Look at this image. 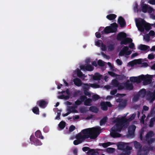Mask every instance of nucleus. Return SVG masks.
<instances>
[{
	"label": "nucleus",
	"mask_w": 155,
	"mask_h": 155,
	"mask_svg": "<svg viewBox=\"0 0 155 155\" xmlns=\"http://www.w3.org/2000/svg\"><path fill=\"white\" fill-rule=\"evenodd\" d=\"M117 92V90L116 89L111 90L110 92L111 95H114Z\"/></svg>",
	"instance_id": "nucleus-62"
},
{
	"label": "nucleus",
	"mask_w": 155,
	"mask_h": 155,
	"mask_svg": "<svg viewBox=\"0 0 155 155\" xmlns=\"http://www.w3.org/2000/svg\"><path fill=\"white\" fill-rule=\"evenodd\" d=\"M65 125L66 123L63 121H61L58 124L59 127L61 129H63L65 127Z\"/></svg>",
	"instance_id": "nucleus-32"
},
{
	"label": "nucleus",
	"mask_w": 155,
	"mask_h": 155,
	"mask_svg": "<svg viewBox=\"0 0 155 155\" xmlns=\"http://www.w3.org/2000/svg\"><path fill=\"white\" fill-rule=\"evenodd\" d=\"M80 68L82 70L85 71H91L93 70L94 67L91 65L85 64L84 65L80 66Z\"/></svg>",
	"instance_id": "nucleus-10"
},
{
	"label": "nucleus",
	"mask_w": 155,
	"mask_h": 155,
	"mask_svg": "<svg viewBox=\"0 0 155 155\" xmlns=\"http://www.w3.org/2000/svg\"><path fill=\"white\" fill-rule=\"evenodd\" d=\"M154 135L153 132V131H150L148 132L145 136V140H147L150 137H153Z\"/></svg>",
	"instance_id": "nucleus-21"
},
{
	"label": "nucleus",
	"mask_w": 155,
	"mask_h": 155,
	"mask_svg": "<svg viewBox=\"0 0 155 155\" xmlns=\"http://www.w3.org/2000/svg\"><path fill=\"white\" fill-rule=\"evenodd\" d=\"M101 78V75L98 73H95V75L92 77L93 79L94 80H100Z\"/></svg>",
	"instance_id": "nucleus-19"
},
{
	"label": "nucleus",
	"mask_w": 155,
	"mask_h": 155,
	"mask_svg": "<svg viewBox=\"0 0 155 155\" xmlns=\"http://www.w3.org/2000/svg\"><path fill=\"white\" fill-rule=\"evenodd\" d=\"M135 63L136 64H142L141 60L140 59H138L134 60Z\"/></svg>",
	"instance_id": "nucleus-63"
},
{
	"label": "nucleus",
	"mask_w": 155,
	"mask_h": 155,
	"mask_svg": "<svg viewBox=\"0 0 155 155\" xmlns=\"http://www.w3.org/2000/svg\"><path fill=\"white\" fill-rule=\"evenodd\" d=\"M81 101L79 100H77L75 102V104L76 105L78 106L81 105L82 104Z\"/></svg>",
	"instance_id": "nucleus-59"
},
{
	"label": "nucleus",
	"mask_w": 155,
	"mask_h": 155,
	"mask_svg": "<svg viewBox=\"0 0 155 155\" xmlns=\"http://www.w3.org/2000/svg\"><path fill=\"white\" fill-rule=\"evenodd\" d=\"M134 44L133 43H132V42H131L130 43V44L129 45V47L131 49H133L134 47Z\"/></svg>",
	"instance_id": "nucleus-64"
},
{
	"label": "nucleus",
	"mask_w": 155,
	"mask_h": 155,
	"mask_svg": "<svg viewBox=\"0 0 155 155\" xmlns=\"http://www.w3.org/2000/svg\"><path fill=\"white\" fill-rule=\"evenodd\" d=\"M127 104V101L126 100H124L123 101L119 104L118 107L120 108H124L126 106Z\"/></svg>",
	"instance_id": "nucleus-20"
},
{
	"label": "nucleus",
	"mask_w": 155,
	"mask_h": 155,
	"mask_svg": "<svg viewBox=\"0 0 155 155\" xmlns=\"http://www.w3.org/2000/svg\"><path fill=\"white\" fill-rule=\"evenodd\" d=\"M92 101V99L90 98H87L84 101V105L89 106L91 105V102Z\"/></svg>",
	"instance_id": "nucleus-27"
},
{
	"label": "nucleus",
	"mask_w": 155,
	"mask_h": 155,
	"mask_svg": "<svg viewBox=\"0 0 155 155\" xmlns=\"http://www.w3.org/2000/svg\"><path fill=\"white\" fill-rule=\"evenodd\" d=\"M110 33H111V32L109 26L106 27L104 30L102 31V34L104 33L105 34H108Z\"/></svg>",
	"instance_id": "nucleus-29"
},
{
	"label": "nucleus",
	"mask_w": 155,
	"mask_h": 155,
	"mask_svg": "<svg viewBox=\"0 0 155 155\" xmlns=\"http://www.w3.org/2000/svg\"><path fill=\"white\" fill-rule=\"evenodd\" d=\"M136 128V126L134 125L130 126L128 128V135L130 137H133L134 135V131Z\"/></svg>",
	"instance_id": "nucleus-9"
},
{
	"label": "nucleus",
	"mask_w": 155,
	"mask_h": 155,
	"mask_svg": "<svg viewBox=\"0 0 155 155\" xmlns=\"http://www.w3.org/2000/svg\"><path fill=\"white\" fill-rule=\"evenodd\" d=\"M147 96L150 98H152L153 97V94L150 91H147L146 94Z\"/></svg>",
	"instance_id": "nucleus-46"
},
{
	"label": "nucleus",
	"mask_w": 155,
	"mask_h": 155,
	"mask_svg": "<svg viewBox=\"0 0 155 155\" xmlns=\"http://www.w3.org/2000/svg\"><path fill=\"white\" fill-rule=\"evenodd\" d=\"M90 86L94 88H98L100 87V85L96 84H90Z\"/></svg>",
	"instance_id": "nucleus-42"
},
{
	"label": "nucleus",
	"mask_w": 155,
	"mask_h": 155,
	"mask_svg": "<svg viewBox=\"0 0 155 155\" xmlns=\"http://www.w3.org/2000/svg\"><path fill=\"white\" fill-rule=\"evenodd\" d=\"M101 109L104 111H106L108 109V107H110L112 106V104L110 102H103L101 103Z\"/></svg>",
	"instance_id": "nucleus-8"
},
{
	"label": "nucleus",
	"mask_w": 155,
	"mask_h": 155,
	"mask_svg": "<svg viewBox=\"0 0 155 155\" xmlns=\"http://www.w3.org/2000/svg\"><path fill=\"white\" fill-rule=\"evenodd\" d=\"M144 30L145 29L147 31H148L151 29V28L150 24L146 22L145 25H144Z\"/></svg>",
	"instance_id": "nucleus-37"
},
{
	"label": "nucleus",
	"mask_w": 155,
	"mask_h": 155,
	"mask_svg": "<svg viewBox=\"0 0 155 155\" xmlns=\"http://www.w3.org/2000/svg\"><path fill=\"white\" fill-rule=\"evenodd\" d=\"M149 48V46L145 45H141L139 47V48L142 51H146Z\"/></svg>",
	"instance_id": "nucleus-25"
},
{
	"label": "nucleus",
	"mask_w": 155,
	"mask_h": 155,
	"mask_svg": "<svg viewBox=\"0 0 155 155\" xmlns=\"http://www.w3.org/2000/svg\"><path fill=\"white\" fill-rule=\"evenodd\" d=\"M126 34L124 32L119 33L117 36V39L118 41H120L121 45H127L128 43L131 42L133 40L130 38L126 37Z\"/></svg>",
	"instance_id": "nucleus-4"
},
{
	"label": "nucleus",
	"mask_w": 155,
	"mask_h": 155,
	"mask_svg": "<svg viewBox=\"0 0 155 155\" xmlns=\"http://www.w3.org/2000/svg\"><path fill=\"white\" fill-rule=\"evenodd\" d=\"M108 118L107 117H104L100 121V126H102L104 125L107 121Z\"/></svg>",
	"instance_id": "nucleus-24"
},
{
	"label": "nucleus",
	"mask_w": 155,
	"mask_h": 155,
	"mask_svg": "<svg viewBox=\"0 0 155 155\" xmlns=\"http://www.w3.org/2000/svg\"><path fill=\"white\" fill-rule=\"evenodd\" d=\"M72 113H77L78 111L77 110H72L71 111H68V112H67L66 113L63 114L62 116L64 117L67 116L69 114L71 113H72Z\"/></svg>",
	"instance_id": "nucleus-39"
},
{
	"label": "nucleus",
	"mask_w": 155,
	"mask_h": 155,
	"mask_svg": "<svg viewBox=\"0 0 155 155\" xmlns=\"http://www.w3.org/2000/svg\"><path fill=\"white\" fill-rule=\"evenodd\" d=\"M135 116H136V114L134 113V114H132L131 115V116L128 119H126L125 118V119H121L126 120H127L126 122L128 126L129 124V123L128 122L130 121H131L132 120H133L135 118Z\"/></svg>",
	"instance_id": "nucleus-22"
},
{
	"label": "nucleus",
	"mask_w": 155,
	"mask_h": 155,
	"mask_svg": "<svg viewBox=\"0 0 155 155\" xmlns=\"http://www.w3.org/2000/svg\"><path fill=\"white\" fill-rule=\"evenodd\" d=\"M130 151L124 150L123 152L120 154V155H130Z\"/></svg>",
	"instance_id": "nucleus-43"
},
{
	"label": "nucleus",
	"mask_w": 155,
	"mask_h": 155,
	"mask_svg": "<svg viewBox=\"0 0 155 155\" xmlns=\"http://www.w3.org/2000/svg\"><path fill=\"white\" fill-rule=\"evenodd\" d=\"M155 121V117L152 118L150 120L149 124V126L150 127H153L154 122Z\"/></svg>",
	"instance_id": "nucleus-38"
},
{
	"label": "nucleus",
	"mask_w": 155,
	"mask_h": 155,
	"mask_svg": "<svg viewBox=\"0 0 155 155\" xmlns=\"http://www.w3.org/2000/svg\"><path fill=\"white\" fill-rule=\"evenodd\" d=\"M99 130L98 128H91L85 129L81 131L84 135H88L91 139L96 138L99 134Z\"/></svg>",
	"instance_id": "nucleus-2"
},
{
	"label": "nucleus",
	"mask_w": 155,
	"mask_h": 155,
	"mask_svg": "<svg viewBox=\"0 0 155 155\" xmlns=\"http://www.w3.org/2000/svg\"><path fill=\"white\" fill-rule=\"evenodd\" d=\"M119 83L118 81L115 79H113L112 81V85L114 87H117L119 85Z\"/></svg>",
	"instance_id": "nucleus-30"
},
{
	"label": "nucleus",
	"mask_w": 155,
	"mask_h": 155,
	"mask_svg": "<svg viewBox=\"0 0 155 155\" xmlns=\"http://www.w3.org/2000/svg\"><path fill=\"white\" fill-rule=\"evenodd\" d=\"M122 84H124V87L127 90H132L134 88V86L133 84L131 83H130V81L128 80H127L125 83H122Z\"/></svg>",
	"instance_id": "nucleus-11"
},
{
	"label": "nucleus",
	"mask_w": 155,
	"mask_h": 155,
	"mask_svg": "<svg viewBox=\"0 0 155 155\" xmlns=\"http://www.w3.org/2000/svg\"><path fill=\"white\" fill-rule=\"evenodd\" d=\"M89 137L88 135H82L81 133L78 134L76 136V138L77 139L82 140V142H84L86 139L89 138Z\"/></svg>",
	"instance_id": "nucleus-13"
},
{
	"label": "nucleus",
	"mask_w": 155,
	"mask_h": 155,
	"mask_svg": "<svg viewBox=\"0 0 155 155\" xmlns=\"http://www.w3.org/2000/svg\"><path fill=\"white\" fill-rule=\"evenodd\" d=\"M98 154L99 153L98 152L95 151L94 149H93V151L89 153V154H91V155H98Z\"/></svg>",
	"instance_id": "nucleus-57"
},
{
	"label": "nucleus",
	"mask_w": 155,
	"mask_h": 155,
	"mask_svg": "<svg viewBox=\"0 0 155 155\" xmlns=\"http://www.w3.org/2000/svg\"><path fill=\"white\" fill-rule=\"evenodd\" d=\"M123 84H122V83L120 84L119 83V85H118V86H117V87H118V89L119 90H122L124 88V86H123Z\"/></svg>",
	"instance_id": "nucleus-54"
},
{
	"label": "nucleus",
	"mask_w": 155,
	"mask_h": 155,
	"mask_svg": "<svg viewBox=\"0 0 155 155\" xmlns=\"http://www.w3.org/2000/svg\"><path fill=\"white\" fill-rule=\"evenodd\" d=\"M82 140L81 141L80 140L77 139V140H75L74 141L73 143L74 145H76L82 143Z\"/></svg>",
	"instance_id": "nucleus-44"
},
{
	"label": "nucleus",
	"mask_w": 155,
	"mask_h": 155,
	"mask_svg": "<svg viewBox=\"0 0 155 155\" xmlns=\"http://www.w3.org/2000/svg\"><path fill=\"white\" fill-rule=\"evenodd\" d=\"M117 17V15L114 14H110L107 15L106 18L110 20L114 19Z\"/></svg>",
	"instance_id": "nucleus-23"
},
{
	"label": "nucleus",
	"mask_w": 155,
	"mask_h": 155,
	"mask_svg": "<svg viewBox=\"0 0 155 155\" xmlns=\"http://www.w3.org/2000/svg\"><path fill=\"white\" fill-rule=\"evenodd\" d=\"M89 110L93 112L97 113L98 112V109L96 107L92 106L90 107Z\"/></svg>",
	"instance_id": "nucleus-28"
},
{
	"label": "nucleus",
	"mask_w": 155,
	"mask_h": 155,
	"mask_svg": "<svg viewBox=\"0 0 155 155\" xmlns=\"http://www.w3.org/2000/svg\"><path fill=\"white\" fill-rule=\"evenodd\" d=\"M75 129V127L73 125H71L69 127V130L70 132H71L74 130Z\"/></svg>",
	"instance_id": "nucleus-55"
},
{
	"label": "nucleus",
	"mask_w": 155,
	"mask_h": 155,
	"mask_svg": "<svg viewBox=\"0 0 155 155\" xmlns=\"http://www.w3.org/2000/svg\"><path fill=\"white\" fill-rule=\"evenodd\" d=\"M77 76L79 78H81L84 76V74H83L82 72L79 69L77 70Z\"/></svg>",
	"instance_id": "nucleus-35"
},
{
	"label": "nucleus",
	"mask_w": 155,
	"mask_h": 155,
	"mask_svg": "<svg viewBox=\"0 0 155 155\" xmlns=\"http://www.w3.org/2000/svg\"><path fill=\"white\" fill-rule=\"evenodd\" d=\"M34 142L35 143H36V145H40L41 144V143L39 141V140L37 139H35V140L34 141Z\"/></svg>",
	"instance_id": "nucleus-53"
},
{
	"label": "nucleus",
	"mask_w": 155,
	"mask_h": 155,
	"mask_svg": "<svg viewBox=\"0 0 155 155\" xmlns=\"http://www.w3.org/2000/svg\"><path fill=\"white\" fill-rule=\"evenodd\" d=\"M147 141V143L149 145H150L152 143L155 141V139L154 138H151L150 140L149 139L147 140H146Z\"/></svg>",
	"instance_id": "nucleus-40"
},
{
	"label": "nucleus",
	"mask_w": 155,
	"mask_h": 155,
	"mask_svg": "<svg viewBox=\"0 0 155 155\" xmlns=\"http://www.w3.org/2000/svg\"><path fill=\"white\" fill-rule=\"evenodd\" d=\"M129 47L127 46H124L120 51L119 55L120 56H123L125 54L129 55L130 54L132 53L131 51H128Z\"/></svg>",
	"instance_id": "nucleus-7"
},
{
	"label": "nucleus",
	"mask_w": 155,
	"mask_h": 155,
	"mask_svg": "<svg viewBox=\"0 0 155 155\" xmlns=\"http://www.w3.org/2000/svg\"><path fill=\"white\" fill-rule=\"evenodd\" d=\"M117 22L121 28L124 27L126 25L125 21L122 16H120L118 18Z\"/></svg>",
	"instance_id": "nucleus-14"
},
{
	"label": "nucleus",
	"mask_w": 155,
	"mask_h": 155,
	"mask_svg": "<svg viewBox=\"0 0 155 155\" xmlns=\"http://www.w3.org/2000/svg\"><path fill=\"white\" fill-rule=\"evenodd\" d=\"M140 95H145L146 94V91L144 89H141L139 92Z\"/></svg>",
	"instance_id": "nucleus-45"
},
{
	"label": "nucleus",
	"mask_w": 155,
	"mask_h": 155,
	"mask_svg": "<svg viewBox=\"0 0 155 155\" xmlns=\"http://www.w3.org/2000/svg\"><path fill=\"white\" fill-rule=\"evenodd\" d=\"M48 103L47 101L41 100L38 101L37 104L40 107L44 108L46 107Z\"/></svg>",
	"instance_id": "nucleus-12"
},
{
	"label": "nucleus",
	"mask_w": 155,
	"mask_h": 155,
	"mask_svg": "<svg viewBox=\"0 0 155 155\" xmlns=\"http://www.w3.org/2000/svg\"><path fill=\"white\" fill-rule=\"evenodd\" d=\"M84 90H87L89 89V86L87 84H84L83 86Z\"/></svg>",
	"instance_id": "nucleus-56"
},
{
	"label": "nucleus",
	"mask_w": 155,
	"mask_h": 155,
	"mask_svg": "<svg viewBox=\"0 0 155 155\" xmlns=\"http://www.w3.org/2000/svg\"><path fill=\"white\" fill-rule=\"evenodd\" d=\"M92 98L94 101H96L100 98V96L97 94H94L92 97Z\"/></svg>",
	"instance_id": "nucleus-41"
},
{
	"label": "nucleus",
	"mask_w": 155,
	"mask_h": 155,
	"mask_svg": "<svg viewBox=\"0 0 155 155\" xmlns=\"http://www.w3.org/2000/svg\"><path fill=\"white\" fill-rule=\"evenodd\" d=\"M118 76V79L120 80H122L125 78L126 77L124 75H117Z\"/></svg>",
	"instance_id": "nucleus-58"
},
{
	"label": "nucleus",
	"mask_w": 155,
	"mask_h": 155,
	"mask_svg": "<svg viewBox=\"0 0 155 155\" xmlns=\"http://www.w3.org/2000/svg\"><path fill=\"white\" fill-rule=\"evenodd\" d=\"M82 150L84 152H86L88 151L87 153L88 154L90 153V152H91L93 151V149H91L89 147H83Z\"/></svg>",
	"instance_id": "nucleus-31"
},
{
	"label": "nucleus",
	"mask_w": 155,
	"mask_h": 155,
	"mask_svg": "<svg viewBox=\"0 0 155 155\" xmlns=\"http://www.w3.org/2000/svg\"><path fill=\"white\" fill-rule=\"evenodd\" d=\"M126 120L125 119H120L119 118H117L114 120V122L116 123L111 128L110 135L111 137L116 138L121 136V134L117 132H120L122 130H125L127 127L128 125Z\"/></svg>",
	"instance_id": "nucleus-1"
},
{
	"label": "nucleus",
	"mask_w": 155,
	"mask_h": 155,
	"mask_svg": "<svg viewBox=\"0 0 155 155\" xmlns=\"http://www.w3.org/2000/svg\"><path fill=\"white\" fill-rule=\"evenodd\" d=\"M134 144L135 148L139 149L138 155H148L149 150L147 147L144 146L142 149V145L137 141H134Z\"/></svg>",
	"instance_id": "nucleus-3"
},
{
	"label": "nucleus",
	"mask_w": 155,
	"mask_h": 155,
	"mask_svg": "<svg viewBox=\"0 0 155 155\" xmlns=\"http://www.w3.org/2000/svg\"><path fill=\"white\" fill-rule=\"evenodd\" d=\"M146 22L143 19L141 18L140 20H136V25L138 30L141 32L144 31V27Z\"/></svg>",
	"instance_id": "nucleus-5"
},
{
	"label": "nucleus",
	"mask_w": 155,
	"mask_h": 155,
	"mask_svg": "<svg viewBox=\"0 0 155 155\" xmlns=\"http://www.w3.org/2000/svg\"><path fill=\"white\" fill-rule=\"evenodd\" d=\"M118 26L117 24L115 22L111 24L110 26H109L111 33L116 32Z\"/></svg>",
	"instance_id": "nucleus-15"
},
{
	"label": "nucleus",
	"mask_w": 155,
	"mask_h": 155,
	"mask_svg": "<svg viewBox=\"0 0 155 155\" xmlns=\"http://www.w3.org/2000/svg\"><path fill=\"white\" fill-rule=\"evenodd\" d=\"M35 136L41 139H44L41 133V132L39 130L37 131L35 133Z\"/></svg>",
	"instance_id": "nucleus-26"
},
{
	"label": "nucleus",
	"mask_w": 155,
	"mask_h": 155,
	"mask_svg": "<svg viewBox=\"0 0 155 155\" xmlns=\"http://www.w3.org/2000/svg\"><path fill=\"white\" fill-rule=\"evenodd\" d=\"M107 151L110 153H113L115 150V149L113 148L109 147L107 149Z\"/></svg>",
	"instance_id": "nucleus-47"
},
{
	"label": "nucleus",
	"mask_w": 155,
	"mask_h": 155,
	"mask_svg": "<svg viewBox=\"0 0 155 155\" xmlns=\"http://www.w3.org/2000/svg\"><path fill=\"white\" fill-rule=\"evenodd\" d=\"M154 58L153 54H148V58L149 59H152Z\"/></svg>",
	"instance_id": "nucleus-60"
},
{
	"label": "nucleus",
	"mask_w": 155,
	"mask_h": 155,
	"mask_svg": "<svg viewBox=\"0 0 155 155\" xmlns=\"http://www.w3.org/2000/svg\"><path fill=\"white\" fill-rule=\"evenodd\" d=\"M111 143L110 142H107L103 143H100L99 144V146H102L104 148H106L110 145Z\"/></svg>",
	"instance_id": "nucleus-34"
},
{
	"label": "nucleus",
	"mask_w": 155,
	"mask_h": 155,
	"mask_svg": "<svg viewBox=\"0 0 155 155\" xmlns=\"http://www.w3.org/2000/svg\"><path fill=\"white\" fill-rule=\"evenodd\" d=\"M101 49L102 50L104 51H106L107 49L106 45L103 43L101 45Z\"/></svg>",
	"instance_id": "nucleus-52"
},
{
	"label": "nucleus",
	"mask_w": 155,
	"mask_h": 155,
	"mask_svg": "<svg viewBox=\"0 0 155 155\" xmlns=\"http://www.w3.org/2000/svg\"><path fill=\"white\" fill-rule=\"evenodd\" d=\"M108 74L112 77H116L117 76V74L112 71H108Z\"/></svg>",
	"instance_id": "nucleus-51"
},
{
	"label": "nucleus",
	"mask_w": 155,
	"mask_h": 155,
	"mask_svg": "<svg viewBox=\"0 0 155 155\" xmlns=\"http://www.w3.org/2000/svg\"><path fill=\"white\" fill-rule=\"evenodd\" d=\"M140 82L143 81V83L144 85H147L150 84L152 81L150 76L149 75H142L140 76Z\"/></svg>",
	"instance_id": "nucleus-6"
},
{
	"label": "nucleus",
	"mask_w": 155,
	"mask_h": 155,
	"mask_svg": "<svg viewBox=\"0 0 155 155\" xmlns=\"http://www.w3.org/2000/svg\"><path fill=\"white\" fill-rule=\"evenodd\" d=\"M126 146V144L125 143L121 142L117 145V147L119 149L124 150H125Z\"/></svg>",
	"instance_id": "nucleus-18"
},
{
	"label": "nucleus",
	"mask_w": 155,
	"mask_h": 155,
	"mask_svg": "<svg viewBox=\"0 0 155 155\" xmlns=\"http://www.w3.org/2000/svg\"><path fill=\"white\" fill-rule=\"evenodd\" d=\"M130 81L134 83L137 82L139 83L140 82V76L138 77H132L130 78Z\"/></svg>",
	"instance_id": "nucleus-16"
},
{
	"label": "nucleus",
	"mask_w": 155,
	"mask_h": 155,
	"mask_svg": "<svg viewBox=\"0 0 155 155\" xmlns=\"http://www.w3.org/2000/svg\"><path fill=\"white\" fill-rule=\"evenodd\" d=\"M87 98V97L85 96H81L80 97V101H81V102L84 101Z\"/></svg>",
	"instance_id": "nucleus-49"
},
{
	"label": "nucleus",
	"mask_w": 155,
	"mask_h": 155,
	"mask_svg": "<svg viewBox=\"0 0 155 155\" xmlns=\"http://www.w3.org/2000/svg\"><path fill=\"white\" fill-rule=\"evenodd\" d=\"M74 84L77 86H81L82 84V82L81 80L78 78L74 79L73 80Z\"/></svg>",
	"instance_id": "nucleus-17"
},
{
	"label": "nucleus",
	"mask_w": 155,
	"mask_h": 155,
	"mask_svg": "<svg viewBox=\"0 0 155 155\" xmlns=\"http://www.w3.org/2000/svg\"><path fill=\"white\" fill-rule=\"evenodd\" d=\"M33 112L35 114H39V109L37 107H35L33 108L32 109Z\"/></svg>",
	"instance_id": "nucleus-33"
},
{
	"label": "nucleus",
	"mask_w": 155,
	"mask_h": 155,
	"mask_svg": "<svg viewBox=\"0 0 155 155\" xmlns=\"http://www.w3.org/2000/svg\"><path fill=\"white\" fill-rule=\"evenodd\" d=\"M114 49V47L113 45H110L108 46V49L109 51H111Z\"/></svg>",
	"instance_id": "nucleus-50"
},
{
	"label": "nucleus",
	"mask_w": 155,
	"mask_h": 155,
	"mask_svg": "<svg viewBox=\"0 0 155 155\" xmlns=\"http://www.w3.org/2000/svg\"><path fill=\"white\" fill-rule=\"evenodd\" d=\"M98 64L100 66L103 67L104 65L103 61L101 60H99L97 61Z\"/></svg>",
	"instance_id": "nucleus-48"
},
{
	"label": "nucleus",
	"mask_w": 155,
	"mask_h": 155,
	"mask_svg": "<svg viewBox=\"0 0 155 155\" xmlns=\"http://www.w3.org/2000/svg\"><path fill=\"white\" fill-rule=\"evenodd\" d=\"M148 9V6L146 4H143L142 6V11L144 13H146Z\"/></svg>",
	"instance_id": "nucleus-36"
},
{
	"label": "nucleus",
	"mask_w": 155,
	"mask_h": 155,
	"mask_svg": "<svg viewBox=\"0 0 155 155\" xmlns=\"http://www.w3.org/2000/svg\"><path fill=\"white\" fill-rule=\"evenodd\" d=\"M144 38L146 41H149L150 40V37L148 35H147L144 37Z\"/></svg>",
	"instance_id": "nucleus-61"
}]
</instances>
